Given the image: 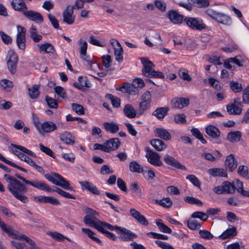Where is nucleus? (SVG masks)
Returning a JSON list of instances; mask_svg holds the SVG:
<instances>
[{
  "mask_svg": "<svg viewBox=\"0 0 249 249\" xmlns=\"http://www.w3.org/2000/svg\"><path fill=\"white\" fill-rule=\"evenodd\" d=\"M60 140L66 144H73L74 141L71 133L65 131L60 135Z\"/></svg>",
  "mask_w": 249,
  "mask_h": 249,
  "instance_id": "39",
  "label": "nucleus"
},
{
  "mask_svg": "<svg viewBox=\"0 0 249 249\" xmlns=\"http://www.w3.org/2000/svg\"><path fill=\"white\" fill-rule=\"evenodd\" d=\"M163 160L167 165L174 167L177 169L183 170H186V168L184 166L181 165L174 158L171 156L166 155L163 158Z\"/></svg>",
  "mask_w": 249,
  "mask_h": 249,
  "instance_id": "19",
  "label": "nucleus"
},
{
  "mask_svg": "<svg viewBox=\"0 0 249 249\" xmlns=\"http://www.w3.org/2000/svg\"><path fill=\"white\" fill-rule=\"evenodd\" d=\"M237 234L235 227H232L224 231L218 237L222 239L231 238L235 236Z\"/></svg>",
  "mask_w": 249,
  "mask_h": 249,
  "instance_id": "31",
  "label": "nucleus"
},
{
  "mask_svg": "<svg viewBox=\"0 0 249 249\" xmlns=\"http://www.w3.org/2000/svg\"><path fill=\"white\" fill-rule=\"evenodd\" d=\"M120 237L124 241H130L137 237V235L125 228L120 227L119 229Z\"/></svg>",
  "mask_w": 249,
  "mask_h": 249,
  "instance_id": "15",
  "label": "nucleus"
},
{
  "mask_svg": "<svg viewBox=\"0 0 249 249\" xmlns=\"http://www.w3.org/2000/svg\"><path fill=\"white\" fill-rule=\"evenodd\" d=\"M156 224L161 232L166 233H171L172 232V230L165 225L161 219H157L156 220Z\"/></svg>",
  "mask_w": 249,
  "mask_h": 249,
  "instance_id": "43",
  "label": "nucleus"
},
{
  "mask_svg": "<svg viewBox=\"0 0 249 249\" xmlns=\"http://www.w3.org/2000/svg\"><path fill=\"white\" fill-rule=\"evenodd\" d=\"M81 188L83 190H88L95 195H99L100 191L91 182L84 181L79 182Z\"/></svg>",
  "mask_w": 249,
  "mask_h": 249,
  "instance_id": "22",
  "label": "nucleus"
},
{
  "mask_svg": "<svg viewBox=\"0 0 249 249\" xmlns=\"http://www.w3.org/2000/svg\"><path fill=\"white\" fill-rule=\"evenodd\" d=\"M57 129L56 124L51 121H46L41 124V125L38 130L40 135L44 133H48L53 132Z\"/></svg>",
  "mask_w": 249,
  "mask_h": 249,
  "instance_id": "14",
  "label": "nucleus"
},
{
  "mask_svg": "<svg viewBox=\"0 0 249 249\" xmlns=\"http://www.w3.org/2000/svg\"><path fill=\"white\" fill-rule=\"evenodd\" d=\"M191 217L193 218H199L203 221H205L207 220L208 216L207 213H205L202 212L197 211L193 213L191 215Z\"/></svg>",
  "mask_w": 249,
  "mask_h": 249,
  "instance_id": "53",
  "label": "nucleus"
},
{
  "mask_svg": "<svg viewBox=\"0 0 249 249\" xmlns=\"http://www.w3.org/2000/svg\"><path fill=\"white\" fill-rule=\"evenodd\" d=\"M123 112L125 116L128 118L133 119L137 116V112L135 109L129 104L124 106Z\"/></svg>",
  "mask_w": 249,
  "mask_h": 249,
  "instance_id": "28",
  "label": "nucleus"
},
{
  "mask_svg": "<svg viewBox=\"0 0 249 249\" xmlns=\"http://www.w3.org/2000/svg\"><path fill=\"white\" fill-rule=\"evenodd\" d=\"M107 96L109 99L112 106L115 107H119L121 105V100L120 98L113 96L112 94H107Z\"/></svg>",
  "mask_w": 249,
  "mask_h": 249,
  "instance_id": "60",
  "label": "nucleus"
},
{
  "mask_svg": "<svg viewBox=\"0 0 249 249\" xmlns=\"http://www.w3.org/2000/svg\"><path fill=\"white\" fill-rule=\"evenodd\" d=\"M141 102L139 104L140 111L144 112L151 106V95L149 91L144 92L141 97Z\"/></svg>",
  "mask_w": 249,
  "mask_h": 249,
  "instance_id": "9",
  "label": "nucleus"
},
{
  "mask_svg": "<svg viewBox=\"0 0 249 249\" xmlns=\"http://www.w3.org/2000/svg\"><path fill=\"white\" fill-rule=\"evenodd\" d=\"M154 134L156 137H159L166 141L169 140L171 138V136L168 131L162 128L155 129Z\"/></svg>",
  "mask_w": 249,
  "mask_h": 249,
  "instance_id": "27",
  "label": "nucleus"
},
{
  "mask_svg": "<svg viewBox=\"0 0 249 249\" xmlns=\"http://www.w3.org/2000/svg\"><path fill=\"white\" fill-rule=\"evenodd\" d=\"M4 178L8 183V190L13 196L22 203H27L29 201L28 198L23 194L27 191V187L17 178L9 175L5 174Z\"/></svg>",
  "mask_w": 249,
  "mask_h": 249,
  "instance_id": "1",
  "label": "nucleus"
},
{
  "mask_svg": "<svg viewBox=\"0 0 249 249\" xmlns=\"http://www.w3.org/2000/svg\"><path fill=\"white\" fill-rule=\"evenodd\" d=\"M167 17L170 21L175 24H179L184 21V17L175 10H170L167 13Z\"/></svg>",
  "mask_w": 249,
  "mask_h": 249,
  "instance_id": "13",
  "label": "nucleus"
},
{
  "mask_svg": "<svg viewBox=\"0 0 249 249\" xmlns=\"http://www.w3.org/2000/svg\"><path fill=\"white\" fill-rule=\"evenodd\" d=\"M55 92L57 94V97L65 99L67 97L66 93L64 89L60 86H56L54 88Z\"/></svg>",
  "mask_w": 249,
  "mask_h": 249,
  "instance_id": "58",
  "label": "nucleus"
},
{
  "mask_svg": "<svg viewBox=\"0 0 249 249\" xmlns=\"http://www.w3.org/2000/svg\"><path fill=\"white\" fill-rule=\"evenodd\" d=\"M29 93L32 99H36L39 95V86L35 85L28 89Z\"/></svg>",
  "mask_w": 249,
  "mask_h": 249,
  "instance_id": "47",
  "label": "nucleus"
},
{
  "mask_svg": "<svg viewBox=\"0 0 249 249\" xmlns=\"http://www.w3.org/2000/svg\"><path fill=\"white\" fill-rule=\"evenodd\" d=\"M17 34L16 36V43L18 47L24 50L26 46V29L23 26L18 25L17 27Z\"/></svg>",
  "mask_w": 249,
  "mask_h": 249,
  "instance_id": "6",
  "label": "nucleus"
},
{
  "mask_svg": "<svg viewBox=\"0 0 249 249\" xmlns=\"http://www.w3.org/2000/svg\"><path fill=\"white\" fill-rule=\"evenodd\" d=\"M0 160L6 164L11 165L12 167H15L19 170L24 172H27V171L25 168L21 167L18 165H16L15 163L12 162L11 161L7 160L1 153H0Z\"/></svg>",
  "mask_w": 249,
  "mask_h": 249,
  "instance_id": "46",
  "label": "nucleus"
},
{
  "mask_svg": "<svg viewBox=\"0 0 249 249\" xmlns=\"http://www.w3.org/2000/svg\"><path fill=\"white\" fill-rule=\"evenodd\" d=\"M81 231L84 233L86 234L89 238H90L91 239H92L94 241H95L96 243H99V244L101 243V240L97 237H96L94 236V235L95 233L93 231H91L90 230H89V229L82 228Z\"/></svg>",
  "mask_w": 249,
  "mask_h": 249,
  "instance_id": "50",
  "label": "nucleus"
},
{
  "mask_svg": "<svg viewBox=\"0 0 249 249\" xmlns=\"http://www.w3.org/2000/svg\"><path fill=\"white\" fill-rule=\"evenodd\" d=\"M80 56L82 59L85 61L87 63V64L90 67L91 69L92 68L93 65L94 64L97 66V64H96L92 61L90 56L87 54V52L80 53Z\"/></svg>",
  "mask_w": 249,
  "mask_h": 249,
  "instance_id": "56",
  "label": "nucleus"
},
{
  "mask_svg": "<svg viewBox=\"0 0 249 249\" xmlns=\"http://www.w3.org/2000/svg\"><path fill=\"white\" fill-rule=\"evenodd\" d=\"M129 213L130 215L140 224L144 226H147L148 225V222L145 217L135 209H130Z\"/></svg>",
  "mask_w": 249,
  "mask_h": 249,
  "instance_id": "17",
  "label": "nucleus"
},
{
  "mask_svg": "<svg viewBox=\"0 0 249 249\" xmlns=\"http://www.w3.org/2000/svg\"><path fill=\"white\" fill-rule=\"evenodd\" d=\"M63 21L68 25H72L75 20L73 15V10L70 6H68L63 12Z\"/></svg>",
  "mask_w": 249,
  "mask_h": 249,
  "instance_id": "11",
  "label": "nucleus"
},
{
  "mask_svg": "<svg viewBox=\"0 0 249 249\" xmlns=\"http://www.w3.org/2000/svg\"><path fill=\"white\" fill-rule=\"evenodd\" d=\"M130 170L134 173H142L143 171L142 166L136 161H132L129 163V165Z\"/></svg>",
  "mask_w": 249,
  "mask_h": 249,
  "instance_id": "44",
  "label": "nucleus"
},
{
  "mask_svg": "<svg viewBox=\"0 0 249 249\" xmlns=\"http://www.w3.org/2000/svg\"><path fill=\"white\" fill-rule=\"evenodd\" d=\"M105 143L107 149L106 150L107 152L116 150L120 144V142L118 138L110 139L106 141Z\"/></svg>",
  "mask_w": 249,
  "mask_h": 249,
  "instance_id": "24",
  "label": "nucleus"
},
{
  "mask_svg": "<svg viewBox=\"0 0 249 249\" xmlns=\"http://www.w3.org/2000/svg\"><path fill=\"white\" fill-rule=\"evenodd\" d=\"M184 22L188 27L194 30L200 31L206 28L203 20L199 18L186 17Z\"/></svg>",
  "mask_w": 249,
  "mask_h": 249,
  "instance_id": "5",
  "label": "nucleus"
},
{
  "mask_svg": "<svg viewBox=\"0 0 249 249\" xmlns=\"http://www.w3.org/2000/svg\"><path fill=\"white\" fill-rule=\"evenodd\" d=\"M11 4L15 10L23 12V13L27 10V6L23 0H13Z\"/></svg>",
  "mask_w": 249,
  "mask_h": 249,
  "instance_id": "25",
  "label": "nucleus"
},
{
  "mask_svg": "<svg viewBox=\"0 0 249 249\" xmlns=\"http://www.w3.org/2000/svg\"><path fill=\"white\" fill-rule=\"evenodd\" d=\"M26 182L27 184L32 186L38 189L48 191L49 192H54L53 189L51 188L49 186H48L43 181H40L37 180H35L33 181L28 180V181Z\"/></svg>",
  "mask_w": 249,
  "mask_h": 249,
  "instance_id": "16",
  "label": "nucleus"
},
{
  "mask_svg": "<svg viewBox=\"0 0 249 249\" xmlns=\"http://www.w3.org/2000/svg\"><path fill=\"white\" fill-rule=\"evenodd\" d=\"M13 153L17 155L21 160L24 161L29 165L33 161L32 159H31L30 157H28L24 153H22L17 150H13Z\"/></svg>",
  "mask_w": 249,
  "mask_h": 249,
  "instance_id": "49",
  "label": "nucleus"
},
{
  "mask_svg": "<svg viewBox=\"0 0 249 249\" xmlns=\"http://www.w3.org/2000/svg\"><path fill=\"white\" fill-rule=\"evenodd\" d=\"M12 146L13 147H15V148L19 150L20 151H22V152H23L25 154H27L29 156H31L32 157L35 156L34 153L32 151L25 148V147H23V146L19 145L14 144H12Z\"/></svg>",
  "mask_w": 249,
  "mask_h": 249,
  "instance_id": "59",
  "label": "nucleus"
},
{
  "mask_svg": "<svg viewBox=\"0 0 249 249\" xmlns=\"http://www.w3.org/2000/svg\"><path fill=\"white\" fill-rule=\"evenodd\" d=\"M150 143L156 150L159 151L164 150L166 148V145L164 142L159 139H155L151 140Z\"/></svg>",
  "mask_w": 249,
  "mask_h": 249,
  "instance_id": "34",
  "label": "nucleus"
},
{
  "mask_svg": "<svg viewBox=\"0 0 249 249\" xmlns=\"http://www.w3.org/2000/svg\"><path fill=\"white\" fill-rule=\"evenodd\" d=\"M45 177L48 180L52 182L54 185L59 186L65 190L73 192L75 191L73 187L70 186V183L62 176L57 173L47 174L45 175Z\"/></svg>",
  "mask_w": 249,
  "mask_h": 249,
  "instance_id": "4",
  "label": "nucleus"
},
{
  "mask_svg": "<svg viewBox=\"0 0 249 249\" xmlns=\"http://www.w3.org/2000/svg\"><path fill=\"white\" fill-rule=\"evenodd\" d=\"M214 21L227 26H230L232 23L231 18L228 15L221 12H218Z\"/></svg>",
  "mask_w": 249,
  "mask_h": 249,
  "instance_id": "21",
  "label": "nucleus"
},
{
  "mask_svg": "<svg viewBox=\"0 0 249 249\" xmlns=\"http://www.w3.org/2000/svg\"><path fill=\"white\" fill-rule=\"evenodd\" d=\"M49 235L58 241H62L66 239H68L66 236L57 232H50Z\"/></svg>",
  "mask_w": 249,
  "mask_h": 249,
  "instance_id": "63",
  "label": "nucleus"
},
{
  "mask_svg": "<svg viewBox=\"0 0 249 249\" xmlns=\"http://www.w3.org/2000/svg\"><path fill=\"white\" fill-rule=\"evenodd\" d=\"M225 164L226 169L230 171H232L236 168L237 162L233 154H230L227 157Z\"/></svg>",
  "mask_w": 249,
  "mask_h": 249,
  "instance_id": "23",
  "label": "nucleus"
},
{
  "mask_svg": "<svg viewBox=\"0 0 249 249\" xmlns=\"http://www.w3.org/2000/svg\"><path fill=\"white\" fill-rule=\"evenodd\" d=\"M141 61L143 66L142 73L146 77L151 78H164V75L162 72L156 71L153 69V63L148 58L141 57Z\"/></svg>",
  "mask_w": 249,
  "mask_h": 249,
  "instance_id": "3",
  "label": "nucleus"
},
{
  "mask_svg": "<svg viewBox=\"0 0 249 249\" xmlns=\"http://www.w3.org/2000/svg\"><path fill=\"white\" fill-rule=\"evenodd\" d=\"M40 150L43 153H45L46 155L54 158L55 156L53 151L50 149L49 148L45 146L42 143H40L39 144Z\"/></svg>",
  "mask_w": 249,
  "mask_h": 249,
  "instance_id": "61",
  "label": "nucleus"
},
{
  "mask_svg": "<svg viewBox=\"0 0 249 249\" xmlns=\"http://www.w3.org/2000/svg\"><path fill=\"white\" fill-rule=\"evenodd\" d=\"M168 108L166 107L157 108L153 112V115L158 119L162 120L167 115Z\"/></svg>",
  "mask_w": 249,
  "mask_h": 249,
  "instance_id": "33",
  "label": "nucleus"
},
{
  "mask_svg": "<svg viewBox=\"0 0 249 249\" xmlns=\"http://www.w3.org/2000/svg\"><path fill=\"white\" fill-rule=\"evenodd\" d=\"M80 56L82 59L85 61L87 63V64L90 67L91 69L92 68L93 65L94 64L97 66V64H96L92 61L90 56L87 54V52L80 53Z\"/></svg>",
  "mask_w": 249,
  "mask_h": 249,
  "instance_id": "55",
  "label": "nucleus"
},
{
  "mask_svg": "<svg viewBox=\"0 0 249 249\" xmlns=\"http://www.w3.org/2000/svg\"><path fill=\"white\" fill-rule=\"evenodd\" d=\"M206 133L213 138H217L220 135L218 129L214 125H210L205 129Z\"/></svg>",
  "mask_w": 249,
  "mask_h": 249,
  "instance_id": "32",
  "label": "nucleus"
},
{
  "mask_svg": "<svg viewBox=\"0 0 249 249\" xmlns=\"http://www.w3.org/2000/svg\"><path fill=\"white\" fill-rule=\"evenodd\" d=\"M202 223L197 220L190 219L187 222V227L192 230H196L199 229L201 226Z\"/></svg>",
  "mask_w": 249,
  "mask_h": 249,
  "instance_id": "45",
  "label": "nucleus"
},
{
  "mask_svg": "<svg viewBox=\"0 0 249 249\" xmlns=\"http://www.w3.org/2000/svg\"><path fill=\"white\" fill-rule=\"evenodd\" d=\"M104 126L107 131L111 133H115L119 130V125L113 122L111 123H105L104 124Z\"/></svg>",
  "mask_w": 249,
  "mask_h": 249,
  "instance_id": "37",
  "label": "nucleus"
},
{
  "mask_svg": "<svg viewBox=\"0 0 249 249\" xmlns=\"http://www.w3.org/2000/svg\"><path fill=\"white\" fill-rule=\"evenodd\" d=\"M184 200L189 204H197L198 205H202V202L194 197H191V196H186L184 198Z\"/></svg>",
  "mask_w": 249,
  "mask_h": 249,
  "instance_id": "62",
  "label": "nucleus"
},
{
  "mask_svg": "<svg viewBox=\"0 0 249 249\" xmlns=\"http://www.w3.org/2000/svg\"><path fill=\"white\" fill-rule=\"evenodd\" d=\"M6 60L9 71L12 74H14L16 71L18 61L17 54L13 50L9 51L6 57Z\"/></svg>",
  "mask_w": 249,
  "mask_h": 249,
  "instance_id": "7",
  "label": "nucleus"
},
{
  "mask_svg": "<svg viewBox=\"0 0 249 249\" xmlns=\"http://www.w3.org/2000/svg\"><path fill=\"white\" fill-rule=\"evenodd\" d=\"M242 137L241 132L239 131H231L228 133L227 139L229 142L234 143L239 142Z\"/></svg>",
  "mask_w": 249,
  "mask_h": 249,
  "instance_id": "29",
  "label": "nucleus"
},
{
  "mask_svg": "<svg viewBox=\"0 0 249 249\" xmlns=\"http://www.w3.org/2000/svg\"><path fill=\"white\" fill-rule=\"evenodd\" d=\"M0 86L8 91L11 90L14 85L12 81L8 79H2L0 81Z\"/></svg>",
  "mask_w": 249,
  "mask_h": 249,
  "instance_id": "51",
  "label": "nucleus"
},
{
  "mask_svg": "<svg viewBox=\"0 0 249 249\" xmlns=\"http://www.w3.org/2000/svg\"><path fill=\"white\" fill-rule=\"evenodd\" d=\"M29 33L31 38H32L35 42H38L42 38V36L40 35L37 34V28L36 26L34 25H31Z\"/></svg>",
  "mask_w": 249,
  "mask_h": 249,
  "instance_id": "36",
  "label": "nucleus"
},
{
  "mask_svg": "<svg viewBox=\"0 0 249 249\" xmlns=\"http://www.w3.org/2000/svg\"><path fill=\"white\" fill-rule=\"evenodd\" d=\"M209 174L213 177L220 176L222 177H227V173L226 171L222 168H213L210 169L208 170Z\"/></svg>",
  "mask_w": 249,
  "mask_h": 249,
  "instance_id": "35",
  "label": "nucleus"
},
{
  "mask_svg": "<svg viewBox=\"0 0 249 249\" xmlns=\"http://www.w3.org/2000/svg\"><path fill=\"white\" fill-rule=\"evenodd\" d=\"M114 55L116 60L121 62L123 60V50L121 46L114 47Z\"/></svg>",
  "mask_w": 249,
  "mask_h": 249,
  "instance_id": "48",
  "label": "nucleus"
},
{
  "mask_svg": "<svg viewBox=\"0 0 249 249\" xmlns=\"http://www.w3.org/2000/svg\"><path fill=\"white\" fill-rule=\"evenodd\" d=\"M72 110L77 114L82 115L84 114V108L83 107L79 104L72 103L71 105Z\"/></svg>",
  "mask_w": 249,
  "mask_h": 249,
  "instance_id": "54",
  "label": "nucleus"
},
{
  "mask_svg": "<svg viewBox=\"0 0 249 249\" xmlns=\"http://www.w3.org/2000/svg\"><path fill=\"white\" fill-rule=\"evenodd\" d=\"M123 88H125L124 93H128L130 95H137L139 92V89H137L133 84L124 83L123 84Z\"/></svg>",
  "mask_w": 249,
  "mask_h": 249,
  "instance_id": "38",
  "label": "nucleus"
},
{
  "mask_svg": "<svg viewBox=\"0 0 249 249\" xmlns=\"http://www.w3.org/2000/svg\"><path fill=\"white\" fill-rule=\"evenodd\" d=\"M34 200L38 203H49L53 205H59L60 204V201L57 199L50 196H36L34 197Z\"/></svg>",
  "mask_w": 249,
  "mask_h": 249,
  "instance_id": "18",
  "label": "nucleus"
},
{
  "mask_svg": "<svg viewBox=\"0 0 249 249\" xmlns=\"http://www.w3.org/2000/svg\"><path fill=\"white\" fill-rule=\"evenodd\" d=\"M148 161L154 166H160L162 165V162L160 160V155L151 150H148L145 155Z\"/></svg>",
  "mask_w": 249,
  "mask_h": 249,
  "instance_id": "10",
  "label": "nucleus"
},
{
  "mask_svg": "<svg viewBox=\"0 0 249 249\" xmlns=\"http://www.w3.org/2000/svg\"><path fill=\"white\" fill-rule=\"evenodd\" d=\"M191 132L192 135L194 136L196 138L199 140L202 143L205 144L207 142L203 138L202 134L197 128H192Z\"/></svg>",
  "mask_w": 249,
  "mask_h": 249,
  "instance_id": "52",
  "label": "nucleus"
},
{
  "mask_svg": "<svg viewBox=\"0 0 249 249\" xmlns=\"http://www.w3.org/2000/svg\"><path fill=\"white\" fill-rule=\"evenodd\" d=\"M110 226L112 227L110 229L108 228L107 226H102L101 228V230H98V231L103 234H104L108 238L113 240L115 241L117 240V237L116 235L112 232H110L106 229H107L110 231H119L120 227L117 226H113L110 224Z\"/></svg>",
  "mask_w": 249,
  "mask_h": 249,
  "instance_id": "20",
  "label": "nucleus"
},
{
  "mask_svg": "<svg viewBox=\"0 0 249 249\" xmlns=\"http://www.w3.org/2000/svg\"><path fill=\"white\" fill-rule=\"evenodd\" d=\"M24 16L28 19L40 24L43 22V18L40 13L35 11L26 10L23 13Z\"/></svg>",
  "mask_w": 249,
  "mask_h": 249,
  "instance_id": "12",
  "label": "nucleus"
},
{
  "mask_svg": "<svg viewBox=\"0 0 249 249\" xmlns=\"http://www.w3.org/2000/svg\"><path fill=\"white\" fill-rule=\"evenodd\" d=\"M224 194H232L235 192V187L229 181H224L222 183Z\"/></svg>",
  "mask_w": 249,
  "mask_h": 249,
  "instance_id": "40",
  "label": "nucleus"
},
{
  "mask_svg": "<svg viewBox=\"0 0 249 249\" xmlns=\"http://www.w3.org/2000/svg\"><path fill=\"white\" fill-rule=\"evenodd\" d=\"M54 192H56L57 194L67 198L75 199V197L74 196L70 194L69 193L63 191L62 189L55 187V189H53Z\"/></svg>",
  "mask_w": 249,
  "mask_h": 249,
  "instance_id": "57",
  "label": "nucleus"
},
{
  "mask_svg": "<svg viewBox=\"0 0 249 249\" xmlns=\"http://www.w3.org/2000/svg\"><path fill=\"white\" fill-rule=\"evenodd\" d=\"M130 189L132 192L138 196L142 195V188L137 182L131 183L130 185Z\"/></svg>",
  "mask_w": 249,
  "mask_h": 249,
  "instance_id": "42",
  "label": "nucleus"
},
{
  "mask_svg": "<svg viewBox=\"0 0 249 249\" xmlns=\"http://www.w3.org/2000/svg\"><path fill=\"white\" fill-rule=\"evenodd\" d=\"M86 215L84 216L83 221L86 225L90 227L94 228L97 230H101L102 226H107L108 228L110 229L112 227L110 224L100 221L97 217L98 213L94 210L90 208H87L85 210Z\"/></svg>",
  "mask_w": 249,
  "mask_h": 249,
  "instance_id": "2",
  "label": "nucleus"
},
{
  "mask_svg": "<svg viewBox=\"0 0 249 249\" xmlns=\"http://www.w3.org/2000/svg\"><path fill=\"white\" fill-rule=\"evenodd\" d=\"M189 99L185 98H175L172 100V106L178 108H182L188 105Z\"/></svg>",
  "mask_w": 249,
  "mask_h": 249,
  "instance_id": "26",
  "label": "nucleus"
},
{
  "mask_svg": "<svg viewBox=\"0 0 249 249\" xmlns=\"http://www.w3.org/2000/svg\"><path fill=\"white\" fill-rule=\"evenodd\" d=\"M154 202L155 204L166 208H170L172 205V201L169 197L163 198L160 200L156 199Z\"/></svg>",
  "mask_w": 249,
  "mask_h": 249,
  "instance_id": "41",
  "label": "nucleus"
},
{
  "mask_svg": "<svg viewBox=\"0 0 249 249\" xmlns=\"http://www.w3.org/2000/svg\"><path fill=\"white\" fill-rule=\"evenodd\" d=\"M37 47L40 53H53L54 51L53 46L50 43L39 44L37 45Z\"/></svg>",
  "mask_w": 249,
  "mask_h": 249,
  "instance_id": "30",
  "label": "nucleus"
},
{
  "mask_svg": "<svg viewBox=\"0 0 249 249\" xmlns=\"http://www.w3.org/2000/svg\"><path fill=\"white\" fill-rule=\"evenodd\" d=\"M226 249H244V246L241 242H237L228 245Z\"/></svg>",
  "mask_w": 249,
  "mask_h": 249,
  "instance_id": "64",
  "label": "nucleus"
},
{
  "mask_svg": "<svg viewBox=\"0 0 249 249\" xmlns=\"http://www.w3.org/2000/svg\"><path fill=\"white\" fill-rule=\"evenodd\" d=\"M227 112L231 115H240L242 111V105L240 98L235 99L226 107Z\"/></svg>",
  "mask_w": 249,
  "mask_h": 249,
  "instance_id": "8",
  "label": "nucleus"
}]
</instances>
